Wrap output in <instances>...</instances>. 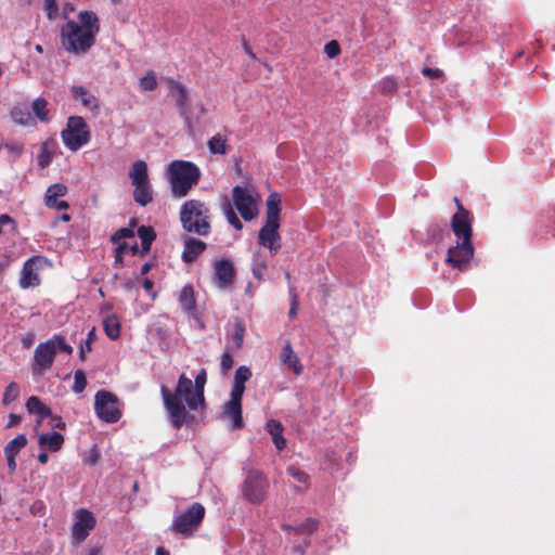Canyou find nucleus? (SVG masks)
<instances>
[{"label": "nucleus", "instance_id": "1", "mask_svg": "<svg viewBox=\"0 0 555 555\" xmlns=\"http://www.w3.org/2000/svg\"><path fill=\"white\" fill-rule=\"evenodd\" d=\"M160 395L175 429H180L183 425H191L195 422V416L189 411L203 413L207 408L206 398L198 396L193 386V380L185 373L180 374L175 390L162 386Z\"/></svg>", "mask_w": 555, "mask_h": 555}, {"label": "nucleus", "instance_id": "2", "mask_svg": "<svg viewBox=\"0 0 555 555\" xmlns=\"http://www.w3.org/2000/svg\"><path fill=\"white\" fill-rule=\"evenodd\" d=\"M100 18L94 11L83 10L77 21L68 20L60 29V39L65 51L77 55L87 53L96 42Z\"/></svg>", "mask_w": 555, "mask_h": 555}, {"label": "nucleus", "instance_id": "3", "mask_svg": "<svg viewBox=\"0 0 555 555\" xmlns=\"http://www.w3.org/2000/svg\"><path fill=\"white\" fill-rule=\"evenodd\" d=\"M169 182L175 197L186 196L201 178L199 168L188 160H172L168 166Z\"/></svg>", "mask_w": 555, "mask_h": 555}, {"label": "nucleus", "instance_id": "4", "mask_svg": "<svg viewBox=\"0 0 555 555\" xmlns=\"http://www.w3.org/2000/svg\"><path fill=\"white\" fill-rule=\"evenodd\" d=\"M210 210L204 203L191 199L185 202L180 210V220L186 232L207 235L210 232Z\"/></svg>", "mask_w": 555, "mask_h": 555}, {"label": "nucleus", "instance_id": "5", "mask_svg": "<svg viewBox=\"0 0 555 555\" xmlns=\"http://www.w3.org/2000/svg\"><path fill=\"white\" fill-rule=\"evenodd\" d=\"M269 489L268 477L261 470L255 468L246 470L245 479L240 487L243 499L254 505H260L267 500Z\"/></svg>", "mask_w": 555, "mask_h": 555}, {"label": "nucleus", "instance_id": "6", "mask_svg": "<svg viewBox=\"0 0 555 555\" xmlns=\"http://www.w3.org/2000/svg\"><path fill=\"white\" fill-rule=\"evenodd\" d=\"M281 195L271 193L267 198L266 223L258 234L259 243H275L280 240Z\"/></svg>", "mask_w": 555, "mask_h": 555}, {"label": "nucleus", "instance_id": "7", "mask_svg": "<svg viewBox=\"0 0 555 555\" xmlns=\"http://www.w3.org/2000/svg\"><path fill=\"white\" fill-rule=\"evenodd\" d=\"M61 138L69 151L76 152L90 141L91 134L81 116H70L67 119L66 128L61 132Z\"/></svg>", "mask_w": 555, "mask_h": 555}, {"label": "nucleus", "instance_id": "8", "mask_svg": "<svg viewBox=\"0 0 555 555\" xmlns=\"http://www.w3.org/2000/svg\"><path fill=\"white\" fill-rule=\"evenodd\" d=\"M205 507L202 503L195 502L185 512L175 517L171 522V530L185 538H190L198 530L205 517Z\"/></svg>", "mask_w": 555, "mask_h": 555}, {"label": "nucleus", "instance_id": "9", "mask_svg": "<svg viewBox=\"0 0 555 555\" xmlns=\"http://www.w3.org/2000/svg\"><path fill=\"white\" fill-rule=\"evenodd\" d=\"M94 399V411L101 421L113 424L120 420L121 403L116 395L107 390H99Z\"/></svg>", "mask_w": 555, "mask_h": 555}, {"label": "nucleus", "instance_id": "10", "mask_svg": "<svg viewBox=\"0 0 555 555\" xmlns=\"http://www.w3.org/2000/svg\"><path fill=\"white\" fill-rule=\"evenodd\" d=\"M232 197L244 220L249 221L258 215L256 201L246 186L235 185L232 190Z\"/></svg>", "mask_w": 555, "mask_h": 555}, {"label": "nucleus", "instance_id": "11", "mask_svg": "<svg viewBox=\"0 0 555 555\" xmlns=\"http://www.w3.org/2000/svg\"><path fill=\"white\" fill-rule=\"evenodd\" d=\"M49 264L48 260L42 256H33L27 259L22 268L20 278V287L27 289L29 287H36L40 284L38 271L42 270Z\"/></svg>", "mask_w": 555, "mask_h": 555}, {"label": "nucleus", "instance_id": "12", "mask_svg": "<svg viewBox=\"0 0 555 555\" xmlns=\"http://www.w3.org/2000/svg\"><path fill=\"white\" fill-rule=\"evenodd\" d=\"M55 354V348L51 339L40 343L34 352V363L31 366L33 375H41L43 372L50 370L53 365Z\"/></svg>", "mask_w": 555, "mask_h": 555}, {"label": "nucleus", "instance_id": "13", "mask_svg": "<svg viewBox=\"0 0 555 555\" xmlns=\"http://www.w3.org/2000/svg\"><path fill=\"white\" fill-rule=\"evenodd\" d=\"M474 216L469 210H462L461 214H453L451 217V230L461 243H472Z\"/></svg>", "mask_w": 555, "mask_h": 555}, {"label": "nucleus", "instance_id": "14", "mask_svg": "<svg viewBox=\"0 0 555 555\" xmlns=\"http://www.w3.org/2000/svg\"><path fill=\"white\" fill-rule=\"evenodd\" d=\"M96 524L93 514L85 508H80L75 514V521L72 528L73 539L82 542L87 539Z\"/></svg>", "mask_w": 555, "mask_h": 555}, {"label": "nucleus", "instance_id": "15", "mask_svg": "<svg viewBox=\"0 0 555 555\" xmlns=\"http://www.w3.org/2000/svg\"><path fill=\"white\" fill-rule=\"evenodd\" d=\"M242 398L235 393H230V400L222 405L221 418L231 422L232 429H241L244 426L242 416Z\"/></svg>", "mask_w": 555, "mask_h": 555}, {"label": "nucleus", "instance_id": "16", "mask_svg": "<svg viewBox=\"0 0 555 555\" xmlns=\"http://www.w3.org/2000/svg\"><path fill=\"white\" fill-rule=\"evenodd\" d=\"M215 282L219 288L225 289L232 286L235 279V269L228 259L217 260L214 264Z\"/></svg>", "mask_w": 555, "mask_h": 555}, {"label": "nucleus", "instance_id": "17", "mask_svg": "<svg viewBox=\"0 0 555 555\" xmlns=\"http://www.w3.org/2000/svg\"><path fill=\"white\" fill-rule=\"evenodd\" d=\"M474 245H452L448 249L446 261L453 268L464 269L473 258Z\"/></svg>", "mask_w": 555, "mask_h": 555}, {"label": "nucleus", "instance_id": "18", "mask_svg": "<svg viewBox=\"0 0 555 555\" xmlns=\"http://www.w3.org/2000/svg\"><path fill=\"white\" fill-rule=\"evenodd\" d=\"M281 245H262L254 254L253 273L258 280L262 279L263 270L267 268L268 257L275 255Z\"/></svg>", "mask_w": 555, "mask_h": 555}, {"label": "nucleus", "instance_id": "19", "mask_svg": "<svg viewBox=\"0 0 555 555\" xmlns=\"http://www.w3.org/2000/svg\"><path fill=\"white\" fill-rule=\"evenodd\" d=\"M67 192L65 184L55 183L48 188L44 195V203L49 208H55L57 210H65L69 207L65 201H60L59 197H63Z\"/></svg>", "mask_w": 555, "mask_h": 555}, {"label": "nucleus", "instance_id": "20", "mask_svg": "<svg viewBox=\"0 0 555 555\" xmlns=\"http://www.w3.org/2000/svg\"><path fill=\"white\" fill-rule=\"evenodd\" d=\"M177 300L184 312L192 318H197L195 293L191 284H186L181 288Z\"/></svg>", "mask_w": 555, "mask_h": 555}, {"label": "nucleus", "instance_id": "21", "mask_svg": "<svg viewBox=\"0 0 555 555\" xmlns=\"http://www.w3.org/2000/svg\"><path fill=\"white\" fill-rule=\"evenodd\" d=\"M280 359L281 362L286 365L288 370L293 371L295 375H300L302 373L304 366L300 363L299 357L294 352L289 340L285 341Z\"/></svg>", "mask_w": 555, "mask_h": 555}, {"label": "nucleus", "instance_id": "22", "mask_svg": "<svg viewBox=\"0 0 555 555\" xmlns=\"http://www.w3.org/2000/svg\"><path fill=\"white\" fill-rule=\"evenodd\" d=\"M170 93L176 99V105L181 112H185L189 108V94L188 90L180 81L175 79L168 80Z\"/></svg>", "mask_w": 555, "mask_h": 555}, {"label": "nucleus", "instance_id": "23", "mask_svg": "<svg viewBox=\"0 0 555 555\" xmlns=\"http://www.w3.org/2000/svg\"><path fill=\"white\" fill-rule=\"evenodd\" d=\"M64 436L60 433L53 431L49 434H41L38 437V443L41 449L50 452H57L64 444Z\"/></svg>", "mask_w": 555, "mask_h": 555}, {"label": "nucleus", "instance_id": "24", "mask_svg": "<svg viewBox=\"0 0 555 555\" xmlns=\"http://www.w3.org/2000/svg\"><path fill=\"white\" fill-rule=\"evenodd\" d=\"M25 405L28 413L38 415V425L41 423L43 418L52 416L51 409L47 404H44L39 397H29Z\"/></svg>", "mask_w": 555, "mask_h": 555}, {"label": "nucleus", "instance_id": "25", "mask_svg": "<svg viewBox=\"0 0 555 555\" xmlns=\"http://www.w3.org/2000/svg\"><path fill=\"white\" fill-rule=\"evenodd\" d=\"M73 99L80 101L81 104L89 109H96L99 107L98 99L85 87L73 86L72 87Z\"/></svg>", "mask_w": 555, "mask_h": 555}, {"label": "nucleus", "instance_id": "26", "mask_svg": "<svg viewBox=\"0 0 555 555\" xmlns=\"http://www.w3.org/2000/svg\"><path fill=\"white\" fill-rule=\"evenodd\" d=\"M267 430L272 436L275 448L281 451L286 447V439L283 437L284 427L278 420L271 418L267 422Z\"/></svg>", "mask_w": 555, "mask_h": 555}, {"label": "nucleus", "instance_id": "27", "mask_svg": "<svg viewBox=\"0 0 555 555\" xmlns=\"http://www.w3.org/2000/svg\"><path fill=\"white\" fill-rule=\"evenodd\" d=\"M251 377V371L246 365H241L236 369L234 374L233 386L231 393L243 396L245 391V383Z\"/></svg>", "mask_w": 555, "mask_h": 555}, {"label": "nucleus", "instance_id": "28", "mask_svg": "<svg viewBox=\"0 0 555 555\" xmlns=\"http://www.w3.org/2000/svg\"><path fill=\"white\" fill-rule=\"evenodd\" d=\"M129 178L132 184L150 182L146 163L142 159L135 160L129 170Z\"/></svg>", "mask_w": 555, "mask_h": 555}, {"label": "nucleus", "instance_id": "29", "mask_svg": "<svg viewBox=\"0 0 555 555\" xmlns=\"http://www.w3.org/2000/svg\"><path fill=\"white\" fill-rule=\"evenodd\" d=\"M132 185L134 186L133 199L138 205L144 207L151 202H153V190L150 182Z\"/></svg>", "mask_w": 555, "mask_h": 555}, {"label": "nucleus", "instance_id": "30", "mask_svg": "<svg viewBox=\"0 0 555 555\" xmlns=\"http://www.w3.org/2000/svg\"><path fill=\"white\" fill-rule=\"evenodd\" d=\"M318 528V520L314 518H307L298 526H292L284 524L282 525V529L287 533H296V534H311Z\"/></svg>", "mask_w": 555, "mask_h": 555}, {"label": "nucleus", "instance_id": "31", "mask_svg": "<svg viewBox=\"0 0 555 555\" xmlns=\"http://www.w3.org/2000/svg\"><path fill=\"white\" fill-rule=\"evenodd\" d=\"M207 146L211 154L224 155L229 150L228 139L225 135L217 133L208 140Z\"/></svg>", "mask_w": 555, "mask_h": 555}, {"label": "nucleus", "instance_id": "32", "mask_svg": "<svg viewBox=\"0 0 555 555\" xmlns=\"http://www.w3.org/2000/svg\"><path fill=\"white\" fill-rule=\"evenodd\" d=\"M286 472L292 478H294L296 482H298V485L295 487L297 491H305L308 489L309 476L306 474V472L295 465L288 466Z\"/></svg>", "mask_w": 555, "mask_h": 555}, {"label": "nucleus", "instance_id": "33", "mask_svg": "<svg viewBox=\"0 0 555 555\" xmlns=\"http://www.w3.org/2000/svg\"><path fill=\"white\" fill-rule=\"evenodd\" d=\"M103 327L105 334L113 340L119 338L120 336V322L116 314L107 315L103 320Z\"/></svg>", "mask_w": 555, "mask_h": 555}, {"label": "nucleus", "instance_id": "34", "mask_svg": "<svg viewBox=\"0 0 555 555\" xmlns=\"http://www.w3.org/2000/svg\"><path fill=\"white\" fill-rule=\"evenodd\" d=\"M137 220L131 219L128 227H124L115 231L111 236V243H120L122 240L134 237Z\"/></svg>", "mask_w": 555, "mask_h": 555}, {"label": "nucleus", "instance_id": "35", "mask_svg": "<svg viewBox=\"0 0 555 555\" xmlns=\"http://www.w3.org/2000/svg\"><path fill=\"white\" fill-rule=\"evenodd\" d=\"M31 108L36 117L43 122L50 120L49 109H48V101L44 98H37L34 100L31 104Z\"/></svg>", "mask_w": 555, "mask_h": 555}, {"label": "nucleus", "instance_id": "36", "mask_svg": "<svg viewBox=\"0 0 555 555\" xmlns=\"http://www.w3.org/2000/svg\"><path fill=\"white\" fill-rule=\"evenodd\" d=\"M27 438L24 434L17 435L14 439L9 441L4 447V455H14L16 456L20 451L26 447Z\"/></svg>", "mask_w": 555, "mask_h": 555}, {"label": "nucleus", "instance_id": "37", "mask_svg": "<svg viewBox=\"0 0 555 555\" xmlns=\"http://www.w3.org/2000/svg\"><path fill=\"white\" fill-rule=\"evenodd\" d=\"M245 335V324L241 319H236L233 325V332L231 335L235 349H240L243 346Z\"/></svg>", "mask_w": 555, "mask_h": 555}, {"label": "nucleus", "instance_id": "38", "mask_svg": "<svg viewBox=\"0 0 555 555\" xmlns=\"http://www.w3.org/2000/svg\"><path fill=\"white\" fill-rule=\"evenodd\" d=\"M207 245H185L182 253V259L185 262H193L196 258L204 253Z\"/></svg>", "mask_w": 555, "mask_h": 555}, {"label": "nucleus", "instance_id": "39", "mask_svg": "<svg viewBox=\"0 0 555 555\" xmlns=\"http://www.w3.org/2000/svg\"><path fill=\"white\" fill-rule=\"evenodd\" d=\"M0 229H2L3 235H13L17 231V225L13 218L4 214L0 216ZM7 238H10V236Z\"/></svg>", "mask_w": 555, "mask_h": 555}, {"label": "nucleus", "instance_id": "40", "mask_svg": "<svg viewBox=\"0 0 555 555\" xmlns=\"http://www.w3.org/2000/svg\"><path fill=\"white\" fill-rule=\"evenodd\" d=\"M18 396H20V386L17 383L12 382L7 386V388L4 390V393L2 397V403L4 405H9L13 401H15L18 398Z\"/></svg>", "mask_w": 555, "mask_h": 555}, {"label": "nucleus", "instance_id": "41", "mask_svg": "<svg viewBox=\"0 0 555 555\" xmlns=\"http://www.w3.org/2000/svg\"><path fill=\"white\" fill-rule=\"evenodd\" d=\"M137 233L143 244L153 243L156 240V232L151 225L139 227Z\"/></svg>", "mask_w": 555, "mask_h": 555}, {"label": "nucleus", "instance_id": "42", "mask_svg": "<svg viewBox=\"0 0 555 555\" xmlns=\"http://www.w3.org/2000/svg\"><path fill=\"white\" fill-rule=\"evenodd\" d=\"M140 88L143 91H153L157 88V79L154 72H147V74L140 79Z\"/></svg>", "mask_w": 555, "mask_h": 555}, {"label": "nucleus", "instance_id": "43", "mask_svg": "<svg viewBox=\"0 0 555 555\" xmlns=\"http://www.w3.org/2000/svg\"><path fill=\"white\" fill-rule=\"evenodd\" d=\"M207 383V372L205 369H202L197 375L195 376V379L193 382V386L195 390H197L198 396L205 397V385Z\"/></svg>", "mask_w": 555, "mask_h": 555}, {"label": "nucleus", "instance_id": "44", "mask_svg": "<svg viewBox=\"0 0 555 555\" xmlns=\"http://www.w3.org/2000/svg\"><path fill=\"white\" fill-rule=\"evenodd\" d=\"M224 214L227 216V219L229 223L236 230H241L243 228V224L238 217L236 216L235 211L233 210L231 204L229 201L224 204Z\"/></svg>", "mask_w": 555, "mask_h": 555}, {"label": "nucleus", "instance_id": "45", "mask_svg": "<svg viewBox=\"0 0 555 555\" xmlns=\"http://www.w3.org/2000/svg\"><path fill=\"white\" fill-rule=\"evenodd\" d=\"M87 387L86 374L82 370H77L74 375L73 391L76 393L82 392Z\"/></svg>", "mask_w": 555, "mask_h": 555}, {"label": "nucleus", "instance_id": "46", "mask_svg": "<svg viewBox=\"0 0 555 555\" xmlns=\"http://www.w3.org/2000/svg\"><path fill=\"white\" fill-rule=\"evenodd\" d=\"M43 11L50 21H54L59 16L57 0H43Z\"/></svg>", "mask_w": 555, "mask_h": 555}, {"label": "nucleus", "instance_id": "47", "mask_svg": "<svg viewBox=\"0 0 555 555\" xmlns=\"http://www.w3.org/2000/svg\"><path fill=\"white\" fill-rule=\"evenodd\" d=\"M51 340L53 341L55 352H57V350H61L67 354L73 353V347L66 343L64 336L55 335L53 338H51Z\"/></svg>", "mask_w": 555, "mask_h": 555}, {"label": "nucleus", "instance_id": "48", "mask_svg": "<svg viewBox=\"0 0 555 555\" xmlns=\"http://www.w3.org/2000/svg\"><path fill=\"white\" fill-rule=\"evenodd\" d=\"M95 339V330L92 328L89 334H88V337L87 339L85 340V343L80 346V352H79V358L81 360H85V357H86V352H90L92 350V343L94 341Z\"/></svg>", "mask_w": 555, "mask_h": 555}, {"label": "nucleus", "instance_id": "49", "mask_svg": "<svg viewBox=\"0 0 555 555\" xmlns=\"http://www.w3.org/2000/svg\"><path fill=\"white\" fill-rule=\"evenodd\" d=\"M233 358L230 352L227 350L222 353L220 358V369L222 374H227L233 366Z\"/></svg>", "mask_w": 555, "mask_h": 555}, {"label": "nucleus", "instance_id": "50", "mask_svg": "<svg viewBox=\"0 0 555 555\" xmlns=\"http://www.w3.org/2000/svg\"><path fill=\"white\" fill-rule=\"evenodd\" d=\"M2 146L9 154L13 155L15 158H18L24 152V145L16 142L5 143Z\"/></svg>", "mask_w": 555, "mask_h": 555}, {"label": "nucleus", "instance_id": "51", "mask_svg": "<svg viewBox=\"0 0 555 555\" xmlns=\"http://www.w3.org/2000/svg\"><path fill=\"white\" fill-rule=\"evenodd\" d=\"M324 51L330 59H333L340 53V46L336 40H332L325 44Z\"/></svg>", "mask_w": 555, "mask_h": 555}, {"label": "nucleus", "instance_id": "52", "mask_svg": "<svg viewBox=\"0 0 555 555\" xmlns=\"http://www.w3.org/2000/svg\"><path fill=\"white\" fill-rule=\"evenodd\" d=\"M12 118L15 122L26 125L30 116L27 112H23L21 108H14L12 111Z\"/></svg>", "mask_w": 555, "mask_h": 555}, {"label": "nucleus", "instance_id": "53", "mask_svg": "<svg viewBox=\"0 0 555 555\" xmlns=\"http://www.w3.org/2000/svg\"><path fill=\"white\" fill-rule=\"evenodd\" d=\"M379 87L383 93H392L397 89V82L391 78H386L380 81Z\"/></svg>", "mask_w": 555, "mask_h": 555}, {"label": "nucleus", "instance_id": "54", "mask_svg": "<svg viewBox=\"0 0 555 555\" xmlns=\"http://www.w3.org/2000/svg\"><path fill=\"white\" fill-rule=\"evenodd\" d=\"M289 293L292 296V302H291L288 315H289V318H295L297 315L298 298H297V294L293 287L289 288Z\"/></svg>", "mask_w": 555, "mask_h": 555}, {"label": "nucleus", "instance_id": "55", "mask_svg": "<svg viewBox=\"0 0 555 555\" xmlns=\"http://www.w3.org/2000/svg\"><path fill=\"white\" fill-rule=\"evenodd\" d=\"M129 245H117L115 249V264L122 267V255L128 250Z\"/></svg>", "mask_w": 555, "mask_h": 555}, {"label": "nucleus", "instance_id": "56", "mask_svg": "<svg viewBox=\"0 0 555 555\" xmlns=\"http://www.w3.org/2000/svg\"><path fill=\"white\" fill-rule=\"evenodd\" d=\"M37 160H38V165L41 168H44L51 162V154L46 149H42L41 153L37 157Z\"/></svg>", "mask_w": 555, "mask_h": 555}, {"label": "nucleus", "instance_id": "57", "mask_svg": "<svg viewBox=\"0 0 555 555\" xmlns=\"http://www.w3.org/2000/svg\"><path fill=\"white\" fill-rule=\"evenodd\" d=\"M422 74L426 77H429L431 79H438L442 76V70L439 68H430V67H424L422 69Z\"/></svg>", "mask_w": 555, "mask_h": 555}, {"label": "nucleus", "instance_id": "58", "mask_svg": "<svg viewBox=\"0 0 555 555\" xmlns=\"http://www.w3.org/2000/svg\"><path fill=\"white\" fill-rule=\"evenodd\" d=\"M75 10H76V8H75L74 3H72V2L64 3L63 9H62V17H63V20L66 21V23L68 22V20H72L69 17V14L75 12Z\"/></svg>", "mask_w": 555, "mask_h": 555}, {"label": "nucleus", "instance_id": "59", "mask_svg": "<svg viewBox=\"0 0 555 555\" xmlns=\"http://www.w3.org/2000/svg\"><path fill=\"white\" fill-rule=\"evenodd\" d=\"M143 289L149 293L152 297V299H155L157 297V294L155 292H153V287H154V282L150 279H145L143 281Z\"/></svg>", "mask_w": 555, "mask_h": 555}, {"label": "nucleus", "instance_id": "60", "mask_svg": "<svg viewBox=\"0 0 555 555\" xmlns=\"http://www.w3.org/2000/svg\"><path fill=\"white\" fill-rule=\"evenodd\" d=\"M21 421H22V418L20 415L15 414V413H11L9 415V422L7 424V427L8 428L15 427V426L20 425Z\"/></svg>", "mask_w": 555, "mask_h": 555}, {"label": "nucleus", "instance_id": "61", "mask_svg": "<svg viewBox=\"0 0 555 555\" xmlns=\"http://www.w3.org/2000/svg\"><path fill=\"white\" fill-rule=\"evenodd\" d=\"M8 463V468L11 473H14L16 470V460L14 455H4Z\"/></svg>", "mask_w": 555, "mask_h": 555}, {"label": "nucleus", "instance_id": "62", "mask_svg": "<svg viewBox=\"0 0 555 555\" xmlns=\"http://www.w3.org/2000/svg\"><path fill=\"white\" fill-rule=\"evenodd\" d=\"M52 420L56 421L54 424H53V427L55 428H59V429H65L66 427V424L65 422L62 421V418L60 416H56V415H53L50 416Z\"/></svg>", "mask_w": 555, "mask_h": 555}, {"label": "nucleus", "instance_id": "63", "mask_svg": "<svg viewBox=\"0 0 555 555\" xmlns=\"http://www.w3.org/2000/svg\"><path fill=\"white\" fill-rule=\"evenodd\" d=\"M243 49L253 60H258L250 46L246 41L243 42Z\"/></svg>", "mask_w": 555, "mask_h": 555}, {"label": "nucleus", "instance_id": "64", "mask_svg": "<svg viewBox=\"0 0 555 555\" xmlns=\"http://www.w3.org/2000/svg\"><path fill=\"white\" fill-rule=\"evenodd\" d=\"M154 264L155 263L153 261L145 262L141 268V274L145 275L154 267Z\"/></svg>", "mask_w": 555, "mask_h": 555}]
</instances>
